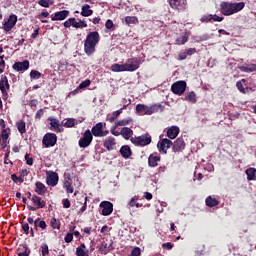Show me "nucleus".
<instances>
[{
	"mask_svg": "<svg viewBox=\"0 0 256 256\" xmlns=\"http://www.w3.org/2000/svg\"><path fill=\"white\" fill-rule=\"evenodd\" d=\"M90 133H92V137H107V135H109V131L103 130L102 122H98L96 125H94Z\"/></svg>",
	"mask_w": 256,
	"mask_h": 256,
	"instance_id": "ddd939ff",
	"label": "nucleus"
},
{
	"mask_svg": "<svg viewBox=\"0 0 256 256\" xmlns=\"http://www.w3.org/2000/svg\"><path fill=\"white\" fill-rule=\"evenodd\" d=\"M245 9V2H221L220 13L225 17H230V15H235Z\"/></svg>",
	"mask_w": 256,
	"mask_h": 256,
	"instance_id": "f257e3e1",
	"label": "nucleus"
},
{
	"mask_svg": "<svg viewBox=\"0 0 256 256\" xmlns=\"http://www.w3.org/2000/svg\"><path fill=\"white\" fill-rule=\"evenodd\" d=\"M181 133L179 126H171L167 129V137L168 139H177V136Z\"/></svg>",
	"mask_w": 256,
	"mask_h": 256,
	"instance_id": "5701e85b",
	"label": "nucleus"
},
{
	"mask_svg": "<svg viewBox=\"0 0 256 256\" xmlns=\"http://www.w3.org/2000/svg\"><path fill=\"white\" fill-rule=\"evenodd\" d=\"M117 145V141L115 140V137L109 136L104 140L103 147L107 149V151H113L115 149V146Z\"/></svg>",
	"mask_w": 256,
	"mask_h": 256,
	"instance_id": "4be33fe9",
	"label": "nucleus"
},
{
	"mask_svg": "<svg viewBox=\"0 0 256 256\" xmlns=\"http://www.w3.org/2000/svg\"><path fill=\"white\" fill-rule=\"evenodd\" d=\"M91 143H93V134L91 133V130L87 129L78 141V145L80 149H87Z\"/></svg>",
	"mask_w": 256,
	"mask_h": 256,
	"instance_id": "39448f33",
	"label": "nucleus"
},
{
	"mask_svg": "<svg viewBox=\"0 0 256 256\" xmlns=\"http://www.w3.org/2000/svg\"><path fill=\"white\" fill-rule=\"evenodd\" d=\"M64 127L67 129H71V127H75V118H68L64 123Z\"/></svg>",
	"mask_w": 256,
	"mask_h": 256,
	"instance_id": "8fccbe9b",
	"label": "nucleus"
},
{
	"mask_svg": "<svg viewBox=\"0 0 256 256\" xmlns=\"http://www.w3.org/2000/svg\"><path fill=\"white\" fill-rule=\"evenodd\" d=\"M74 27L75 29H83L87 27V22L85 20H80L77 22L75 18H69L67 21L64 22V27L69 29V27Z\"/></svg>",
	"mask_w": 256,
	"mask_h": 256,
	"instance_id": "9d476101",
	"label": "nucleus"
},
{
	"mask_svg": "<svg viewBox=\"0 0 256 256\" xmlns=\"http://www.w3.org/2000/svg\"><path fill=\"white\" fill-rule=\"evenodd\" d=\"M100 253H104V255H107V252L109 251V245L106 242H102V244L99 247Z\"/></svg>",
	"mask_w": 256,
	"mask_h": 256,
	"instance_id": "864d4df0",
	"label": "nucleus"
},
{
	"mask_svg": "<svg viewBox=\"0 0 256 256\" xmlns=\"http://www.w3.org/2000/svg\"><path fill=\"white\" fill-rule=\"evenodd\" d=\"M9 89H11V86L9 85V79H7V76L2 75L0 77V91L4 100H7L9 97V93L7 92Z\"/></svg>",
	"mask_w": 256,
	"mask_h": 256,
	"instance_id": "423d86ee",
	"label": "nucleus"
},
{
	"mask_svg": "<svg viewBox=\"0 0 256 256\" xmlns=\"http://www.w3.org/2000/svg\"><path fill=\"white\" fill-rule=\"evenodd\" d=\"M157 147L159 153L162 155H167V149H171V147H173V141L163 138L158 142Z\"/></svg>",
	"mask_w": 256,
	"mask_h": 256,
	"instance_id": "f8f14e48",
	"label": "nucleus"
},
{
	"mask_svg": "<svg viewBox=\"0 0 256 256\" xmlns=\"http://www.w3.org/2000/svg\"><path fill=\"white\" fill-rule=\"evenodd\" d=\"M101 40V36L99 35V32L94 31L87 34L86 39L84 41V52L88 57H91L93 53H95V48L97 47V44Z\"/></svg>",
	"mask_w": 256,
	"mask_h": 256,
	"instance_id": "f03ea898",
	"label": "nucleus"
},
{
	"mask_svg": "<svg viewBox=\"0 0 256 256\" xmlns=\"http://www.w3.org/2000/svg\"><path fill=\"white\" fill-rule=\"evenodd\" d=\"M130 123H133L132 118L119 120V121L116 122V127H125L127 125H130Z\"/></svg>",
	"mask_w": 256,
	"mask_h": 256,
	"instance_id": "ea45409f",
	"label": "nucleus"
},
{
	"mask_svg": "<svg viewBox=\"0 0 256 256\" xmlns=\"http://www.w3.org/2000/svg\"><path fill=\"white\" fill-rule=\"evenodd\" d=\"M81 15L82 17H91V15H93V10H91L89 4L82 6Z\"/></svg>",
	"mask_w": 256,
	"mask_h": 256,
	"instance_id": "f704fd0d",
	"label": "nucleus"
},
{
	"mask_svg": "<svg viewBox=\"0 0 256 256\" xmlns=\"http://www.w3.org/2000/svg\"><path fill=\"white\" fill-rule=\"evenodd\" d=\"M205 203L207 207L213 208L219 205V200H217V198H213L212 196H208L205 200Z\"/></svg>",
	"mask_w": 256,
	"mask_h": 256,
	"instance_id": "72a5a7b5",
	"label": "nucleus"
},
{
	"mask_svg": "<svg viewBox=\"0 0 256 256\" xmlns=\"http://www.w3.org/2000/svg\"><path fill=\"white\" fill-rule=\"evenodd\" d=\"M62 205L64 207V209H69V207H71V201H69V199H63L62 200Z\"/></svg>",
	"mask_w": 256,
	"mask_h": 256,
	"instance_id": "e2e57ef3",
	"label": "nucleus"
},
{
	"mask_svg": "<svg viewBox=\"0 0 256 256\" xmlns=\"http://www.w3.org/2000/svg\"><path fill=\"white\" fill-rule=\"evenodd\" d=\"M42 145L44 147L49 148V147H55L57 145V134L55 133H46L42 139Z\"/></svg>",
	"mask_w": 256,
	"mask_h": 256,
	"instance_id": "0eeeda50",
	"label": "nucleus"
},
{
	"mask_svg": "<svg viewBox=\"0 0 256 256\" xmlns=\"http://www.w3.org/2000/svg\"><path fill=\"white\" fill-rule=\"evenodd\" d=\"M46 183L49 185V187H57V184L59 183V174L54 171H47Z\"/></svg>",
	"mask_w": 256,
	"mask_h": 256,
	"instance_id": "4468645a",
	"label": "nucleus"
},
{
	"mask_svg": "<svg viewBox=\"0 0 256 256\" xmlns=\"http://www.w3.org/2000/svg\"><path fill=\"white\" fill-rule=\"evenodd\" d=\"M223 19H225V17L217 16V14L212 15V21H216L218 23H221V21H223Z\"/></svg>",
	"mask_w": 256,
	"mask_h": 256,
	"instance_id": "0e129e2a",
	"label": "nucleus"
},
{
	"mask_svg": "<svg viewBox=\"0 0 256 256\" xmlns=\"http://www.w3.org/2000/svg\"><path fill=\"white\" fill-rule=\"evenodd\" d=\"M159 161H161V156L157 155V153L150 154L148 157L149 167H157L159 165Z\"/></svg>",
	"mask_w": 256,
	"mask_h": 256,
	"instance_id": "b1692460",
	"label": "nucleus"
},
{
	"mask_svg": "<svg viewBox=\"0 0 256 256\" xmlns=\"http://www.w3.org/2000/svg\"><path fill=\"white\" fill-rule=\"evenodd\" d=\"M50 225L52 229H61V222L56 218L51 219Z\"/></svg>",
	"mask_w": 256,
	"mask_h": 256,
	"instance_id": "49530a36",
	"label": "nucleus"
},
{
	"mask_svg": "<svg viewBox=\"0 0 256 256\" xmlns=\"http://www.w3.org/2000/svg\"><path fill=\"white\" fill-rule=\"evenodd\" d=\"M163 111V106L161 104H154L152 106H147L145 104L136 105L137 115H153V113H158V111Z\"/></svg>",
	"mask_w": 256,
	"mask_h": 256,
	"instance_id": "7ed1b4c3",
	"label": "nucleus"
},
{
	"mask_svg": "<svg viewBox=\"0 0 256 256\" xmlns=\"http://www.w3.org/2000/svg\"><path fill=\"white\" fill-rule=\"evenodd\" d=\"M131 256H141V248L135 247V248L131 251Z\"/></svg>",
	"mask_w": 256,
	"mask_h": 256,
	"instance_id": "680f3d73",
	"label": "nucleus"
},
{
	"mask_svg": "<svg viewBox=\"0 0 256 256\" xmlns=\"http://www.w3.org/2000/svg\"><path fill=\"white\" fill-rule=\"evenodd\" d=\"M43 113H44V110L43 109H40L36 112V115H35V118L36 119H41V117H43Z\"/></svg>",
	"mask_w": 256,
	"mask_h": 256,
	"instance_id": "774afa93",
	"label": "nucleus"
},
{
	"mask_svg": "<svg viewBox=\"0 0 256 256\" xmlns=\"http://www.w3.org/2000/svg\"><path fill=\"white\" fill-rule=\"evenodd\" d=\"M38 227H40V229H42V230H45V229H47V223L44 220L39 221Z\"/></svg>",
	"mask_w": 256,
	"mask_h": 256,
	"instance_id": "338daca9",
	"label": "nucleus"
},
{
	"mask_svg": "<svg viewBox=\"0 0 256 256\" xmlns=\"http://www.w3.org/2000/svg\"><path fill=\"white\" fill-rule=\"evenodd\" d=\"M185 100L189 103H197V94L194 91L188 92L185 96Z\"/></svg>",
	"mask_w": 256,
	"mask_h": 256,
	"instance_id": "e433bc0d",
	"label": "nucleus"
},
{
	"mask_svg": "<svg viewBox=\"0 0 256 256\" xmlns=\"http://www.w3.org/2000/svg\"><path fill=\"white\" fill-rule=\"evenodd\" d=\"M16 127H17L19 133H21V135H23L24 133H27L25 121H23V120L18 121L16 123Z\"/></svg>",
	"mask_w": 256,
	"mask_h": 256,
	"instance_id": "4c0bfd02",
	"label": "nucleus"
},
{
	"mask_svg": "<svg viewBox=\"0 0 256 256\" xmlns=\"http://www.w3.org/2000/svg\"><path fill=\"white\" fill-rule=\"evenodd\" d=\"M14 71L18 73H25L29 69V60H24L23 62H15L12 66Z\"/></svg>",
	"mask_w": 256,
	"mask_h": 256,
	"instance_id": "6ab92c4d",
	"label": "nucleus"
},
{
	"mask_svg": "<svg viewBox=\"0 0 256 256\" xmlns=\"http://www.w3.org/2000/svg\"><path fill=\"white\" fill-rule=\"evenodd\" d=\"M100 209H102L101 215L104 217H109V215L113 213V203L110 201H102L100 203Z\"/></svg>",
	"mask_w": 256,
	"mask_h": 256,
	"instance_id": "2eb2a0df",
	"label": "nucleus"
},
{
	"mask_svg": "<svg viewBox=\"0 0 256 256\" xmlns=\"http://www.w3.org/2000/svg\"><path fill=\"white\" fill-rule=\"evenodd\" d=\"M25 161H26V165H33V157H30L29 153L25 154Z\"/></svg>",
	"mask_w": 256,
	"mask_h": 256,
	"instance_id": "052dcab7",
	"label": "nucleus"
},
{
	"mask_svg": "<svg viewBox=\"0 0 256 256\" xmlns=\"http://www.w3.org/2000/svg\"><path fill=\"white\" fill-rule=\"evenodd\" d=\"M30 79H41V72L37 71V70H32L30 72Z\"/></svg>",
	"mask_w": 256,
	"mask_h": 256,
	"instance_id": "5fc2aeb1",
	"label": "nucleus"
},
{
	"mask_svg": "<svg viewBox=\"0 0 256 256\" xmlns=\"http://www.w3.org/2000/svg\"><path fill=\"white\" fill-rule=\"evenodd\" d=\"M111 71H113V73H123L126 71L125 64H112Z\"/></svg>",
	"mask_w": 256,
	"mask_h": 256,
	"instance_id": "c9c22d12",
	"label": "nucleus"
},
{
	"mask_svg": "<svg viewBox=\"0 0 256 256\" xmlns=\"http://www.w3.org/2000/svg\"><path fill=\"white\" fill-rule=\"evenodd\" d=\"M27 221H28L29 225H33L34 224V228H33L34 231H38L40 218H37L36 220H33V217L29 216L27 218Z\"/></svg>",
	"mask_w": 256,
	"mask_h": 256,
	"instance_id": "a19ab883",
	"label": "nucleus"
},
{
	"mask_svg": "<svg viewBox=\"0 0 256 256\" xmlns=\"http://www.w3.org/2000/svg\"><path fill=\"white\" fill-rule=\"evenodd\" d=\"M185 140L183 139V137H179L176 139V141L174 143H172V151L174 153H179L183 150H185Z\"/></svg>",
	"mask_w": 256,
	"mask_h": 256,
	"instance_id": "aec40b11",
	"label": "nucleus"
},
{
	"mask_svg": "<svg viewBox=\"0 0 256 256\" xmlns=\"http://www.w3.org/2000/svg\"><path fill=\"white\" fill-rule=\"evenodd\" d=\"M17 255L18 256H29L31 255V249H29V246L27 245H22L20 248L17 250Z\"/></svg>",
	"mask_w": 256,
	"mask_h": 256,
	"instance_id": "7c9ffc66",
	"label": "nucleus"
},
{
	"mask_svg": "<svg viewBox=\"0 0 256 256\" xmlns=\"http://www.w3.org/2000/svg\"><path fill=\"white\" fill-rule=\"evenodd\" d=\"M126 25H137L139 23V19L136 16H126L125 17Z\"/></svg>",
	"mask_w": 256,
	"mask_h": 256,
	"instance_id": "58836bf2",
	"label": "nucleus"
},
{
	"mask_svg": "<svg viewBox=\"0 0 256 256\" xmlns=\"http://www.w3.org/2000/svg\"><path fill=\"white\" fill-rule=\"evenodd\" d=\"M246 80L245 79H242L241 81H238L236 83V87L238 89V91H240V93H245V87H243V83H245Z\"/></svg>",
	"mask_w": 256,
	"mask_h": 256,
	"instance_id": "6e6d98bb",
	"label": "nucleus"
},
{
	"mask_svg": "<svg viewBox=\"0 0 256 256\" xmlns=\"http://www.w3.org/2000/svg\"><path fill=\"white\" fill-rule=\"evenodd\" d=\"M76 255L77 256H89V250L85 243H81L80 246L76 248Z\"/></svg>",
	"mask_w": 256,
	"mask_h": 256,
	"instance_id": "bb28decb",
	"label": "nucleus"
},
{
	"mask_svg": "<svg viewBox=\"0 0 256 256\" xmlns=\"http://www.w3.org/2000/svg\"><path fill=\"white\" fill-rule=\"evenodd\" d=\"M63 187L66 190V193L71 194L75 189L73 188V182L71 180V176H67L63 182Z\"/></svg>",
	"mask_w": 256,
	"mask_h": 256,
	"instance_id": "a878e982",
	"label": "nucleus"
},
{
	"mask_svg": "<svg viewBox=\"0 0 256 256\" xmlns=\"http://www.w3.org/2000/svg\"><path fill=\"white\" fill-rule=\"evenodd\" d=\"M128 207H137V209H139L140 207H143V204H140L139 202H137V199L132 198L129 202H128Z\"/></svg>",
	"mask_w": 256,
	"mask_h": 256,
	"instance_id": "de8ad7c7",
	"label": "nucleus"
},
{
	"mask_svg": "<svg viewBox=\"0 0 256 256\" xmlns=\"http://www.w3.org/2000/svg\"><path fill=\"white\" fill-rule=\"evenodd\" d=\"M141 60L139 58H129L126 63L124 64L125 71L133 73V71H137L139 69V65Z\"/></svg>",
	"mask_w": 256,
	"mask_h": 256,
	"instance_id": "9b49d317",
	"label": "nucleus"
},
{
	"mask_svg": "<svg viewBox=\"0 0 256 256\" xmlns=\"http://www.w3.org/2000/svg\"><path fill=\"white\" fill-rule=\"evenodd\" d=\"M21 228H22V231L24 232L25 235H29V233H30L31 237H35V231H34L33 228L29 227V223L22 221L21 222Z\"/></svg>",
	"mask_w": 256,
	"mask_h": 256,
	"instance_id": "cd10ccee",
	"label": "nucleus"
},
{
	"mask_svg": "<svg viewBox=\"0 0 256 256\" xmlns=\"http://www.w3.org/2000/svg\"><path fill=\"white\" fill-rule=\"evenodd\" d=\"M167 3H169L171 9H174V11L183 10L187 6V0H167Z\"/></svg>",
	"mask_w": 256,
	"mask_h": 256,
	"instance_id": "a211bd4d",
	"label": "nucleus"
},
{
	"mask_svg": "<svg viewBox=\"0 0 256 256\" xmlns=\"http://www.w3.org/2000/svg\"><path fill=\"white\" fill-rule=\"evenodd\" d=\"M54 3H55V0H39L38 1V5H40V7H45V8L51 7V5H53Z\"/></svg>",
	"mask_w": 256,
	"mask_h": 256,
	"instance_id": "79ce46f5",
	"label": "nucleus"
},
{
	"mask_svg": "<svg viewBox=\"0 0 256 256\" xmlns=\"http://www.w3.org/2000/svg\"><path fill=\"white\" fill-rule=\"evenodd\" d=\"M130 141L136 147H147V145H151L152 138L149 133H146L141 136L131 137Z\"/></svg>",
	"mask_w": 256,
	"mask_h": 256,
	"instance_id": "20e7f679",
	"label": "nucleus"
},
{
	"mask_svg": "<svg viewBox=\"0 0 256 256\" xmlns=\"http://www.w3.org/2000/svg\"><path fill=\"white\" fill-rule=\"evenodd\" d=\"M193 40L195 41V43H201L203 41H207V40H209V34H203L201 36H195L193 38Z\"/></svg>",
	"mask_w": 256,
	"mask_h": 256,
	"instance_id": "a18cd8bd",
	"label": "nucleus"
},
{
	"mask_svg": "<svg viewBox=\"0 0 256 256\" xmlns=\"http://www.w3.org/2000/svg\"><path fill=\"white\" fill-rule=\"evenodd\" d=\"M120 155H122L124 159H129V157H131V148L128 145L122 146L120 148Z\"/></svg>",
	"mask_w": 256,
	"mask_h": 256,
	"instance_id": "473e14b6",
	"label": "nucleus"
},
{
	"mask_svg": "<svg viewBox=\"0 0 256 256\" xmlns=\"http://www.w3.org/2000/svg\"><path fill=\"white\" fill-rule=\"evenodd\" d=\"M11 179H12V181L14 182V183H23V181H25L24 179H23V176H17V174H12L11 175Z\"/></svg>",
	"mask_w": 256,
	"mask_h": 256,
	"instance_id": "4d7b16f0",
	"label": "nucleus"
},
{
	"mask_svg": "<svg viewBox=\"0 0 256 256\" xmlns=\"http://www.w3.org/2000/svg\"><path fill=\"white\" fill-rule=\"evenodd\" d=\"M195 53H197V48H190L188 50H186V55H195Z\"/></svg>",
	"mask_w": 256,
	"mask_h": 256,
	"instance_id": "69168bd1",
	"label": "nucleus"
},
{
	"mask_svg": "<svg viewBox=\"0 0 256 256\" xmlns=\"http://www.w3.org/2000/svg\"><path fill=\"white\" fill-rule=\"evenodd\" d=\"M48 121H50V130L51 131H54L55 133H63V131H65V128H63V126L61 125L59 120H57L53 117H49Z\"/></svg>",
	"mask_w": 256,
	"mask_h": 256,
	"instance_id": "f3484780",
	"label": "nucleus"
},
{
	"mask_svg": "<svg viewBox=\"0 0 256 256\" xmlns=\"http://www.w3.org/2000/svg\"><path fill=\"white\" fill-rule=\"evenodd\" d=\"M189 41V34H185L184 36H181L176 39V45H185Z\"/></svg>",
	"mask_w": 256,
	"mask_h": 256,
	"instance_id": "37998d69",
	"label": "nucleus"
},
{
	"mask_svg": "<svg viewBox=\"0 0 256 256\" xmlns=\"http://www.w3.org/2000/svg\"><path fill=\"white\" fill-rule=\"evenodd\" d=\"M32 203H34V205H36V207L28 205L27 209L29 211H37V209H45V207L47 205V202L45 200L41 199V197H39L37 195H33Z\"/></svg>",
	"mask_w": 256,
	"mask_h": 256,
	"instance_id": "1a4fd4ad",
	"label": "nucleus"
},
{
	"mask_svg": "<svg viewBox=\"0 0 256 256\" xmlns=\"http://www.w3.org/2000/svg\"><path fill=\"white\" fill-rule=\"evenodd\" d=\"M187 89V82L180 80L177 82H174L171 86V91L174 93V95H183Z\"/></svg>",
	"mask_w": 256,
	"mask_h": 256,
	"instance_id": "6e6552de",
	"label": "nucleus"
},
{
	"mask_svg": "<svg viewBox=\"0 0 256 256\" xmlns=\"http://www.w3.org/2000/svg\"><path fill=\"white\" fill-rule=\"evenodd\" d=\"M15 25H17V15L12 14L9 16L8 20L4 22L3 30L6 31V33H9Z\"/></svg>",
	"mask_w": 256,
	"mask_h": 256,
	"instance_id": "dca6fc26",
	"label": "nucleus"
},
{
	"mask_svg": "<svg viewBox=\"0 0 256 256\" xmlns=\"http://www.w3.org/2000/svg\"><path fill=\"white\" fill-rule=\"evenodd\" d=\"M243 73H253L256 71V64H246L239 67Z\"/></svg>",
	"mask_w": 256,
	"mask_h": 256,
	"instance_id": "c756f323",
	"label": "nucleus"
},
{
	"mask_svg": "<svg viewBox=\"0 0 256 256\" xmlns=\"http://www.w3.org/2000/svg\"><path fill=\"white\" fill-rule=\"evenodd\" d=\"M11 135V129L9 128H4L2 130V133H1V139L2 141H7V139H9V136Z\"/></svg>",
	"mask_w": 256,
	"mask_h": 256,
	"instance_id": "c03bdc74",
	"label": "nucleus"
},
{
	"mask_svg": "<svg viewBox=\"0 0 256 256\" xmlns=\"http://www.w3.org/2000/svg\"><path fill=\"white\" fill-rule=\"evenodd\" d=\"M247 181H256V168L250 167L245 170Z\"/></svg>",
	"mask_w": 256,
	"mask_h": 256,
	"instance_id": "c85d7f7f",
	"label": "nucleus"
},
{
	"mask_svg": "<svg viewBox=\"0 0 256 256\" xmlns=\"http://www.w3.org/2000/svg\"><path fill=\"white\" fill-rule=\"evenodd\" d=\"M35 193H37V195H46L47 194V186H45V184H43L41 181H37L35 183Z\"/></svg>",
	"mask_w": 256,
	"mask_h": 256,
	"instance_id": "393cba45",
	"label": "nucleus"
},
{
	"mask_svg": "<svg viewBox=\"0 0 256 256\" xmlns=\"http://www.w3.org/2000/svg\"><path fill=\"white\" fill-rule=\"evenodd\" d=\"M70 12L69 10H61L58 12H55L51 18L52 21H65L67 17H69Z\"/></svg>",
	"mask_w": 256,
	"mask_h": 256,
	"instance_id": "412c9836",
	"label": "nucleus"
},
{
	"mask_svg": "<svg viewBox=\"0 0 256 256\" xmlns=\"http://www.w3.org/2000/svg\"><path fill=\"white\" fill-rule=\"evenodd\" d=\"M89 85H91V80L87 79L82 83H80V85L78 86V89H85V87H89Z\"/></svg>",
	"mask_w": 256,
	"mask_h": 256,
	"instance_id": "13d9d810",
	"label": "nucleus"
},
{
	"mask_svg": "<svg viewBox=\"0 0 256 256\" xmlns=\"http://www.w3.org/2000/svg\"><path fill=\"white\" fill-rule=\"evenodd\" d=\"M40 251L42 253V256L49 255V245H47V243L42 244L40 247Z\"/></svg>",
	"mask_w": 256,
	"mask_h": 256,
	"instance_id": "603ef678",
	"label": "nucleus"
},
{
	"mask_svg": "<svg viewBox=\"0 0 256 256\" xmlns=\"http://www.w3.org/2000/svg\"><path fill=\"white\" fill-rule=\"evenodd\" d=\"M200 21L201 23H211L213 21V14L203 15Z\"/></svg>",
	"mask_w": 256,
	"mask_h": 256,
	"instance_id": "3c124183",
	"label": "nucleus"
},
{
	"mask_svg": "<svg viewBox=\"0 0 256 256\" xmlns=\"http://www.w3.org/2000/svg\"><path fill=\"white\" fill-rule=\"evenodd\" d=\"M105 28L108 29V31H115L116 27H115V24L113 23V20L108 19L105 23Z\"/></svg>",
	"mask_w": 256,
	"mask_h": 256,
	"instance_id": "09e8293b",
	"label": "nucleus"
},
{
	"mask_svg": "<svg viewBox=\"0 0 256 256\" xmlns=\"http://www.w3.org/2000/svg\"><path fill=\"white\" fill-rule=\"evenodd\" d=\"M121 135L124 139H126V141H129V139L133 137V131L129 127H124L121 129Z\"/></svg>",
	"mask_w": 256,
	"mask_h": 256,
	"instance_id": "2f4dec72",
	"label": "nucleus"
},
{
	"mask_svg": "<svg viewBox=\"0 0 256 256\" xmlns=\"http://www.w3.org/2000/svg\"><path fill=\"white\" fill-rule=\"evenodd\" d=\"M65 243H71L73 241V234L72 232H68L64 237Z\"/></svg>",
	"mask_w": 256,
	"mask_h": 256,
	"instance_id": "bf43d9fd",
	"label": "nucleus"
}]
</instances>
